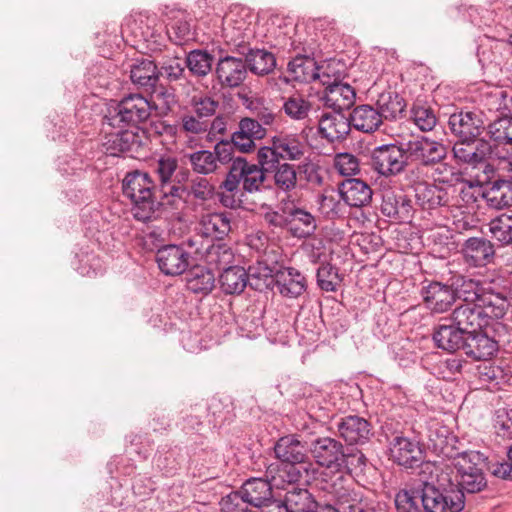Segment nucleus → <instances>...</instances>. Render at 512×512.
I'll list each match as a JSON object with an SVG mask.
<instances>
[{"mask_svg": "<svg viewBox=\"0 0 512 512\" xmlns=\"http://www.w3.org/2000/svg\"><path fill=\"white\" fill-rule=\"evenodd\" d=\"M274 454L279 462L271 463L266 469V477L272 479L277 489H286V484L302 481L305 467L309 463L308 446L297 434L280 437L274 444Z\"/></svg>", "mask_w": 512, "mask_h": 512, "instance_id": "f257e3e1", "label": "nucleus"}, {"mask_svg": "<svg viewBox=\"0 0 512 512\" xmlns=\"http://www.w3.org/2000/svg\"><path fill=\"white\" fill-rule=\"evenodd\" d=\"M123 194L131 200V212L141 222L158 219L163 211L164 202L156 196V186L146 172L128 173L122 184Z\"/></svg>", "mask_w": 512, "mask_h": 512, "instance_id": "f03ea898", "label": "nucleus"}, {"mask_svg": "<svg viewBox=\"0 0 512 512\" xmlns=\"http://www.w3.org/2000/svg\"><path fill=\"white\" fill-rule=\"evenodd\" d=\"M451 465L455 471L454 484L448 473L441 472L437 475V483L440 487H457V493L463 497L465 493L475 494L482 492L487 487V479L483 471L482 454L477 451H465L453 457Z\"/></svg>", "mask_w": 512, "mask_h": 512, "instance_id": "7ed1b4c3", "label": "nucleus"}, {"mask_svg": "<svg viewBox=\"0 0 512 512\" xmlns=\"http://www.w3.org/2000/svg\"><path fill=\"white\" fill-rule=\"evenodd\" d=\"M153 111H158L155 101L134 93L123 97L116 105L108 108L106 115L110 117L112 125L121 123L139 131V124L147 121Z\"/></svg>", "mask_w": 512, "mask_h": 512, "instance_id": "20e7f679", "label": "nucleus"}, {"mask_svg": "<svg viewBox=\"0 0 512 512\" xmlns=\"http://www.w3.org/2000/svg\"><path fill=\"white\" fill-rule=\"evenodd\" d=\"M417 203L423 209H435L441 206H460V199L464 203L475 200L470 188H444L438 184L420 183L415 189Z\"/></svg>", "mask_w": 512, "mask_h": 512, "instance_id": "39448f33", "label": "nucleus"}, {"mask_svg": "<svg viewBox=\"0 0 512 512\" xmlns=\"http://www.w3.org/2000/svg\"><path fill=\"white\" fill-rule=\"evenodd\" d=\"M308 151L307 142L297 134L280 133L272 138L271 146L261 147L257 152L258 161H298Z\"/></svg>", "mask_w": 512, "mask_h": 512, "instance_id": "423d86ee", "label": "nucleus"}, {"mask_svg": "<svg viewBox=\"0 0 512 512\" xmlns=\"http://www.w3.org/2000/svg\"><path fill=\"white\" fill-rule=\"evenodd\" d=\"M103 148L106 154L118 156L129 151H137L142 145L143 133L126 125H112L110 117L102 120Z\"/></svg>", "mask_w": 512, "mask_h": 512, "instance_id": "0eeeda50", "label": "nucleus"}, {"mask_svg": "<svg viewBox=\"0 0 512 512\" xmlns=\"http://www.w3.org/2000/svg\"><path fill=\"white\" fill-rule=\"evenodd\" d=\"M372 168L385 177L401 173L406 166L405 144H385L373 149L371 153Z\"/></svg>", "mask_w": 512, "mask_h": 512, "instance_id": "6e6552de", "label": "nucleus"}, {"mask_svg": "<svg viewBox=\"0 0 512 512\" xmlns=\"http://www.w3.org/2000/svg\"><path fill=\"white\" fill-rule=\"evenodd\" d=\"M406 159L423 166H432L447 156L446 146L426 136H418L405 143Z\"/></svg>", "mask_w": 512, "mask_h": 512, "instance_id": "1a4fd4ad", "label": "nucleus"}, {"mask_svg": "<svg viewBox=\"0 0 512 512\" xmlns=\"http://www.w3.org/2000/svg\"><path fill=\"white\" fill-rule=\"evenodd\" d=\"M448 127L456 140H472L486 129L484 114L478 109L460 110L450 115Z\"/></svg>", "mask_w": 512, "mask_h": 512, "instance_id": "9d476101", "label": "nucleus"}, {"mask_svg": "<svg viewBox=\"0 0 512 512\" xmlns=\"http://www.w3.org/2000/svg\"><path fill=\"white\" fill-rule=\"evenodd\" d=\"M309 451L319 466L337 472L344 469L346 459L344 446L340 441L331 437H320L311 442Z\"/></svg>", "mask_w": 512, "mask_h": 512, "instance_id": "9b49d317", "label": "nucleus"}, {"mask_svg": "<svg viewBox=\"0 0 512 512\" xmlns=\"http://www.w3.org/2000/svg\"><path fill=\"white\" fill-rule=\"evenodd\" d=\"M421 500L422 512H460L465 506L461 494H456L448 501L433 482L423 481L421 488L417 489Z\"/></svg>", "mask_w": 512, "mask_h": 512, "instance_id": "f8f14e48", "label": "nucleus"}, {"mask_svg": "<svg viewBox=\"0 0 512 512\" xmlns=\"http://www.w3.org/2000/svg\"><path fill=\"white\" fill-rule=\"evenodd\" d=\"M230 145L217 144L214 151L198 150L185 155L191 169L198 175H209L217 172L221 164L232 160Z\"/></svg>", "mask_w": 512, "mask_h": 512, "instance_id": "ddd939ff", "label": "nucleus"}, {"mask_svg": "<svg viewBox=\"0 0 512 512\" xmlns=\"http://www.w3.org/2000/svg\"><path fill=\"white\" fill-rule=\"evenodd\" d=\"M167 193L171 198L183 200L186 203L204 204L213 200L215 195V187L209 179L196 176L191 179L189 184L174 185Z\"/></svg>", "mask_w": 512, "mask_h": 512, "instance_id": "4468645a", "label": "nucleus"}, {"mask_svg": "<svg viewBox=\"0 0 512 512\" xmlns=\"http://www.w3.org/2000/svg\"><path fill=\"white\" fill-rule=\"evenodd\" d=\"M178 160L173 156H161L155 163L154 171L160 181V193L162 200L167 199V203L170 204L168 198L171 197L170 193H167L169 188L174 185H181L189 177V171L186 169H178Z\"/></svg>", "mask_w": 512, "mask_h": 512, "instance_id": "2eb2a0df", "label": "nucleus"}, {"mask_svg": "<svg viewBox=\"0 0 512 512\" xmlns=\"http://www.w3.org/2000/svg\"><path fill=\"white\" fill-rule=\"evenodd\" d=\"M336 427L339 436L348 445H363L373 435L371 423L358 415L340 417L336 421Z\"/></svg>", "mask_w": 512, "mask_h": 512, "instance_id": "dca6fc26", "label": "nucleus"}, {"mask_svg": "<svg viewBox=\"0 0 512 512\" xmlns=\"http://www.w3.org/2000/svg\"><path fill=\"white\" fill-rule=\"evenodd\" d=\"M452 151L458 161L475 167L488 159L492 154V146L487 140L478 137L472 140H456Z\"/></svg>", "mask_w": 512, "mask_h": 512, "instance_id": "f3484780", "label": "nucleus"}, {"mask_svg": "<svg viewBox=\"0 0 512 512\" xmlns=\"http://www.w3.org/2000/svg\"><path fill=\"white\" fill-rule=\"evenodd\" d=\"M189 253L181 245L169 244L157 250L156 261L162 273L177 276L189 266Z\"/></svg>", "mask_w": 512, "mask_h": 512, "instance_id": "a211bd4d", "label": "nucleus"}, {"mask_svg": "<svg viewBox=\"0 0 512 512\" xmlns=\"http://www.w3.org/2000/svg\"><path fill=\"white\" fill-rule=\"evenodd\" d=\"M464 262L470 267H484L495 258L494 244L484 237H470L461 246Z\"/></svg>", "mask_w": 512, "mask_h": 512, "instance_id": "6ab92c4d", "label": "nucleus"}, {"mask_svg": "<svg viewBox=\"0 0 512 512\" xmlns=\"http://www.w3.org/2000/svg\"><path fill=\"white\" fill-rule=\"evenodd\" d=\"M420 295L426 308L434 313L447 311L455 302L452 286L438 281L424 284Z\"/></svg>", "mask_w": 512, "mask_h": 512, "instance_id": "aec40b11", "label": "nucleus"}, {"mask_svg": "<svg viewBox=\"0 0 512 512\" xmlns=\"http://www.w3.org/2000/svg\"><path fill=\"white\" fill-rule=\"evenodd\" d=\"M499 169L506 170L510 173L512 179V161L503 158L499 162ZM484 198L490 208L496 210L510 209L512 210V182L496 181L491 188L484 193Z\"/></svg>", "mask_w": 512, "mask_h": 512, "instance_id": "412c9836", "label": "nucleus"}, {"mask_svg": "<svg viewBox=\"0 0 512 512\" xmlns=\"http://www.w3.org/2000/svg\"><path fill=\"white\" fill-rule=\"evenodd\" d=\"M216 76L222 86L236 88L247 77V64L242 58L225 56L217 63Z\"/></svg>", "mask_w": 512, "mask_h": 512, "instance_id": "4be33fe9", "label": "nucleus"}, {"mask_svg": "<svg viewBox=\"0 0 512 512\" xmlns=\"http://www.w3.org/2000/svg\"><path fill=\"white\" fill-rule=\"evenodd\" d=\"M279 209L284 214L289 215V231L294 237L307 238L315 232L316 221L311 213L301 208H296L292 203L284 199L281 200Z\"/></svg>", "mask_w": 512, "mask_h": 512, "instance_id": "5701e85b", "label": "nucleus"}, {"mask_svg": "<svg viewBox=\"0 0 512 512\" xmlns=\"http://www.w3.org/2000/svg\"><path fill=\"white\" fill-rule=\"evenodd\" d=\"M390 458L400 466L411 468L422 461V449L418 442L403 436H396L389 446Z\"/></svg>", "mask_w": 512, "mask_h": 512, "instance_id": "b1692460", "label": "nucleus"}, {"mask_svg": "<svg viewBox=\"0 0 512 512\" xmlns=\"http://www.w3.org/2000/svg\"><path fill=\"white\" fill-rule=\"evenodd\" d=\"M233 214L231 212H214L203 214L198 222L197 230L200 235L222 240L231 231Z\"/></svg>", "mask_w": 512, "mask_h": 512, "instance_id": "393cba45", "label": "nucleus"}, {"mask_svg": "<svg viewBox=\"0 0 512 512\" xmlns=\"http://www.w3.org/2000/svg\"><path fill=\"white\" fill-rule=\"evenodd\" d=\"M338 190L342 200L350 207L362 208L372 201L371 187L360 179H346L341 182Z\"/></svg>", "mask_w": 512, "mask_h": 512, "instance_id": "a878e982", "label": "nucleus"}, {"mask_svg": "<svg viewBox=\"0 0 512 512\" xmlns=\"http://www.w3.org/2000/svg\"><path fill=\"white\" fill-rule=\"evenodd\" d=\"M273 487L276 488L270 477H267V479L251 478L243 483L240 490L250 506L262 507L272 501Z\"/></svg>", "mask_w": 512, "mask_h": 512, "instance_id": "bb28decb", "label": "nucleus"}, {"mask_svg": "<svg viewBox=\"0 0 512 512\" xmlns=\"http://www.w3.org/2000/svg\"><path fill=\"white\" fill-rule=\"evenodd\" d=\"M351 129L349 117L338 111L325 113L319 120V133L330 142L344 139Z\"/></svg>", "mask_w": 512, "mask_h": 512, "instance_id": "cd10ccee", "label": "nucleus"}, {"mask_svg": "<svg viewBox=\"0 0 512 512\" xmlns=\"http://www.w3.org/2000/svg\"><path fill=\"white\" fill-rule=\"evenodd\" d=\"M463 350L468 357L487 361L497 352L498 344L487 334L478 330L466 336Z\"/></svg>", "mask_w": 512, "mask_h": 512, "instance_id": "c85d7f7f", "label": "nucleus"}, {"mask_svg": "<svg viewBox=\"0 0 512 512\" xmlns=\"http://www.w3.org/2000/svg\"><path fill=\"white\" fill-rule=\"evenodd\" d=\"M355 99V89L351 85L342 82H334L328 85L323 97L325 105L338 112L351 108Z\"/></svg>", "mask_w": 512, "mask_h": 512, "instance_id": "c756f323", "label": "nucleus"}, {"mask_svg": "<svg viewBox=\"0 0 512 512\" xmlns=\"http://www.w3.org/2000/svg\"><path fill=\"white\" fill-rule=\"evenodd\" d=\"M450 321L459 327L466 335L486 327L476 303L457 306L450 316Z\"/></svg>", "mask_w": 512, "mask_h": 512, "instance_id": "7c9ffc66", "label": "nucleus"}, {"mask_svg": "<svg viewBox=\"0 0 512 512\" xmlns=\"http://www.w3.org/2000/svg\"><path fill=\"white\" fill-rule=\"evenodd\" d=\"M476 304L486 327L491 325L493 321L502 319L508 309L506 298L500 293L492 291L482 292V296Z\"/></svg>", "mask_w": 512, "mask_h": 512, "instance_id": "2f4dec72", "label": "nucleus"}, {"mask_svg": "<svg viewBox=\"0 0 512 512\" xmlns=\"http://www.w3.org/2000/svg\"><path fill=\"white\" fill-rule=\"evenodd\" d=\"M268 173L273 174V181L276 188L282 192L289 193L297 187V170L294 165L280 161L268 163L258 161Z\"/></svg>", "mask_w": 512, "mask_h": 512, "instance_id": "473e14b6", "label": "nucleus"}, {"mask_svg": "<svg viewBox=\"0 0 512 512\" xmlns=\"http://www.w3.org/2000/svg\"><path fill=\"white\" fill-rule=\"evenodd\" d=\"M411 201L403 193L385 190L382 194L381 212L396 221H404L410 216Z\"/></svg>", "mask_w": 512, "mask_h": 512, "instance_id": "72a5a7b5", "label": "nucleus"}, {"mask_svg": "<svg viewBox=\"0 0 512 512\" xmlns=\"http://www.w3.org/2000/svg\"><path fill=\"white\" fill-rule=\"evenodd\" d=\"M351 127L364 133H373L379 129L383 119L379 111L369 104L356 106L349 115Z\"/></svg>", "mask_w": 512, "mask_h": 512, "instance_id": "f704fd0d", "label": "nucleus"}, {"mask_svg": "<svg viewBox=\"0 0 512 512\" xmlns=\"http://www.w3.org/2000/svg\"><path fill=\"white\" fill-rule=\"evenodd\" d=\"M253 276L254 274L251 268L247 272L243 267L228 266L224 268V271L220 274L219 283L224 293L239 294L248 283L253 286L252 282H250Z\"/></svg>", "mask_w": 512, "mask_h": 512, "instance_id": "c9c22d12", "label": "nucleus"}, {"mask_svg": "<svg viewBox=\"0 0 512 512\" xmlns=\"http://www.w3.org/2000/svg\"><path fill=\"white\" fill-rule=\"evenodd\" d=\"M466 334L453 322L440 324L433 333V340L438 348L448 352H455L463 349Z\"/></svg>", "mask_w": 512, "mask_h": 512, "instance_id": "e433bc0d", "label": "nucleus"}, {"mask_svg": "<svg viewBox=\"0 0 512 512\" xmlns=\"http://www.w3.org/2000/svg\"><path fill=\"white\" fill-rule=\"evenodd\" d=\"M275 279L278 291L285 297L296 298L306 289L305 278L294 268L278 271Z\"/></svg>", "mask_w": 512, "mask_h": 512, "instance_id": "4c0bfd02", "label": "nucleus"}, {"mask_svg": "<svg viewBox=\"0 0 512 512\" xmlns=\"http://www.w3.org/2000/svg\"><path fill=\"white\" fill-rule=\"evenodd\" d=\"M313 110V103L303 94L294 93L282 98L281 111L292 121H306Z\"/></svg>", "mask_w": 512, "mask_h": 512, "instance_id": "58836bf2", "label": "nucleus"}, {"mask_svg": "<svg viewBox=\"0 0 512 512\" xmlns=\"http://www.w3.org/2000/svg\"><path fill=\"white\" fill-rule=\"evenodd\" d=\"M295 484H286L291 486L287 490L284 501L282 504H276L273 509L276 512H298L308 507H312L315 502L311 500V494L306 489H300L294 486Z\"/></svg>", "mask_w": 512, "mask_h": 512, "instance_id": "ea45409f", "label": "nucleus"}, {"mask_svg": "<svg viewBox=\"0 0 512 512\" xmlns=\"http://www.w3.org/2000/svg\"><path fill=\"white\" fill-rule=\"evenodd\" d=\"M376 109L382 119H397L405 110L406 102L402 96L395 91H384L376 100Z\"/></svg>", "mask_w": 512, "mask_h": 512, "instance_id": "a19ab883", "label": "nucleus"}, {"mask_svg": "<svg viewBox=\"0 0 512 512\" xmlns=\"http://www.w3.org/2000/svg\"><path fill=\"white\" fill-rule=\"evenodd\" d=\"M159 78V71L156 64L149 59L137 60L131 66L130 79L140 87L152 88L155 87Z\"/></svg>", "mask_w": 512, "mask_h": 512, "instance_id": "79ce46f5", "label": "nucleus"}, {"mask_svg": "<svg viewBox=\"0 0 512 512\" xmlns=\"http://www.w3.org/2000/svg\"><path fill=\"white\" fill-rule=\"evenodd\" d=\"M215 284V276L212 271L201 265L192 267L186 275L187 288L193 293L208 294Z\"/></svg>", "mask_w": 512, "mask_h": 512, "instance_id": "37998d69", "label": "nucleus"}, {"mask_svg": "<svg viewBox=\"0 0 512 512\" xmlns=\"http://www.w3.org/2000/svg\"><path fill=\"white\" fill-rule=\"evenodd\" d=\"M451 286L453 288L454 300H463L464 304L478 302L482 292H485L478 281L463 276L455 277Z\"/></svg>", "mask_w": 512, "mask_h": 512, "instance_id": "c03bdc74", "label": "nucleus"}, {"mask_svg": "<svg viewBox=\"0 0 512 512\" xmlns=\"http://www.w3.org/2000/svg\"><path fill=\"white\" fill-rule=\"evenodd\" d=\"M243 166V191L250 194L264 191L266 188L265 182L267 170L260 164L257 165L249 163L245 158H243Z\"/></svg>", "mask_w": 512, "mask_h": 512, "instance_id": "a18cd8bd", "label": "nucleus"}, {"mask_svg": "<svg viewBox=\"0 0 512 512\" xmlns=\"http://www.w3.org/2000/svg\"><path fill=\"white\" fill-rule=\"evenodd\" d=\"M288 71L300 82H312L320 77L319 68L313 58L297 56L288 63Z\"/></svg>", "mask_w": 512, "mask_h": 512, "instance_id": "49530a36", "label": "nucleus"}, {"mask_svg": "<svg viewBox=\"0 0 512 512\" xmlns=\"http://www.w3.org/2000/svg\"><path fill=\"white\" fill-rule=\"evenodd\" d=\"M247 64V69L257 75H265L270 73L275 65L276 60L272 53L265 50H252L244 60Z\"/></svg>", "mask_w": 512, "mask_h": 512, "instance_id": "de8ad7c7", "label": "nucleus"}, {"mask_svg": "<svg viewBox=\"0 0 512 512\" xmlns=\"http://www.w3.org/2000/svg\"><path fill=\"white\" fill-rule=\"evenodd\" d=\"M239 98L242 100V104L252 112L254 119L258 120L263 127L272 126L275 123L276 114L264 106L261 99L246 94H239Z\"/></svg>", "mask_w": 512, "mask_h": 512, "instance_id": "09e8293b", "label": "nucleus"}, {"mask_svg": "<svg viewBox=\"0 0 512 512\" xmlns=\"http://www.w3.org/2000/svg\"><path fill=\"white\" fill-rule=\"evenodd\" d=\"M492 238L501 245L512 244V214L503 213L488 224Z\"/></svg>", "mask_w": 512, "mask_h": 512, "instance_id": "8fccbe9b", "label": "nucleus"}, {"mask_svg": "<svg viewBox=\"0 0 512 512\" xmlns=\"http://www.w3.org/2000/svg\"><path fill=\"white\" fill-rule=\"evenodd\" d=\"M490 138L498 144H512V116H502L486 126Z\"/></svg>", "mask_w": 512, "mask_h": 512, "instance_id": "3c124183", "label": "nucleus"}, {"mask_svg": "<svg viewBox=\"0 0 512 512\" xmlns=\"http://www.w3.org/2000/svg\"><path fill=\"white\" fill-rule=\"evenodd\" d=\"M411 119L422 132L432 131L437 124V117L434 110L421 103H415L411 108Z\"/></svg>", "mask_w": 512, "mask_h": 512, "instance_id": "603ef678", "label": "nucleus"}, {"mask_svg": "<svg viewBox=\"0 0 512 512\" xmlns=\"http://www.w3.org/2000/svg\"><path fill=\"white\" fill-rule=\"evenodd\" d=\"M185 60V65L196 76H206L212 68L213 57L201 50L191 51Z\"/></svg>", "mask_w": 512, "mask_h": 512, "instance_id": "864d4df0", "label": "nucleus"}, {"mask_svg": "<svg viewBox=\"0 0 512 512\" xmlns=\"http://www.w3.org/2000/svg\"><path fill=\"white\" fill-rule=\"evenodd\" d=\"M432 173L434 184H444V188H458L457 184L461 182L462 175L458 169L450 164L440 161Z\"/></svg>", "mask_w": 512, "mask_h": 512, "instance_id": "5fc2aeb1", "label": "nucleus"}, {"mask_svg": "<svg viewBox=\"0 0 512 512\" xmlns=\"http://www.w3.org/2000/svg\"><path fill=\"white\" fill-rule=\"evenodd\" d=\"M210 122L193 112H185L179 119V130L187 135H201L209 130Z\"/></svg>", "mask_w": 512, "mask_h": 512, "instance_id": "6e6d98bb", "label": "nucleus"}, {"mask_svg": "<svg viewBox=\"0 0 512 512\" xmlns=\"http://www.w3.org/2000/svg\"><path fill=\"white\" fill-rule=\"evenodd\" d=\"M340 512H364L362 495L360 492L344 488L336 494Z\"/></svg>", "mask_w": 512, "mask_h": 512, "instance_id": "4d7b16f0", "label": "nucleus"}, {"mask_svg": "<svg viewBox=\"0 0 512 512\" xmlns=\"http://www.w3.org/2000/svg\"><path fill=\"white\" fill-rule=\"evenodd\" d=\"M234 260V253L225 244L211 245L206 252V262L218 269L227 268Z\"/></svg>", "mask_w": 512, "mask_h": 512, "instance_id": "13d9d810", "label": "nucleus"}, {"mask_svg": "<svg viewBox=\"0 0 512 512\" xmlns=\"http://www.w3.org/2000/svg\"><path fill=\"white\" fill-rule=\"evenodd\" d=\"M167 33L171 40L176 44H182L189 39L191 34V25L187 16L183 12H179L168 24Z\"/></svg>", "mask_w": 512, "mask_h": 512, "instance_id": "bf43d9fd", "label": "nucleus"}, {"mask_svg": "<svg viewBox=\"0 0 512 512\" xmlns=\"http://www.w3.org/2000/svg\"><path fill=\"white\" fill-rule=\"evenodd\" d=\"M190 105L193 113L208 120L216 113L219 101L209 95H194L190 100Z\"/></svg>", "mask_w": 512, "mask_h": 512, "instance_id": "052dcab7", "label": "nucleus"}, {"mask_svg": "<svg viewBox=\"0 0 512 512\" xmlns=\"http://www.w3.org/2000/svg\"><path fill=\"white\" fill-rule=\"evenodd\" d=\"M231 165L225 180L222 182V188H224L227 192H235L237 191L240 183H242L243 179V157H236L230 160Z\"/></svg>", "mask_w": 512, "mask_h": 512, "instance_id": "680f3d73", "label": "nucleus"}, {"mask_svg": "<svg viewBox=\"0 0 512 512\" xmlns=\"http://www.w3.org/2000/svg\"><path fill=\"white\" fill-rule=\"evenodd\" d=\"M493 426L497 436L503 439H512V410L506 408L496 410Z\"/></svg>", "mask_w": 512, "mask_h": 512, "instance_id": "e2e57ef3", "label": "nucleus"}, {"mask_svg": "<svg viewBox=\"0 0 512 512\" xmlns=\"http://www.w3.org/2000/svg\"><path fill=\"white\" fill-rule=\"evenodd\" d=\"M337 270L329 264L321 265L317 270V283L319 287L327 292H334L339 284Z\"/></svg>", "mask_w": 512, "mask_h": 512, "instance_id": "0e129e2a", "label": "nucleus"}, {"mask_svg": "<svg viewBox=\"0 0 512 512\" xmlns=\"http://www.w3.org/2000/svg\"><path fill=\"white\" fill-rule=\"evenodd\" d=\"M420 497L415 491L401 490L395 496V507L397 512H422L418 504Z\"/></svg>", "mask_w": 512, "mask_h": 512, "instance_id": "69168bd1", "label": "nucleus"}, {"mask_svg": "<svg viewBox=\"0 0 512 512\" xmlns=\"http://www.w3.org/2000/svg\"><path fill=\"white\" fill-rule=\"evenodd\" d=\"M334 167L342 176H353L359 173L358 158L350 153H338L334 158Z\"/></svg>", "mask_w": 512, "mask_h": 512, "instance_id": "338daca9", "label": "nucleus"}, {"mask_svg": "<svg viewBox=\"0 0 512 512\" xmlns=\"http://www.w3.org/2000/svg\"><path fill=\"white\" fill-rule=\"evenodd\" d=\"M249 506L241 490L231 492L220 501L222 512H247Z\"/></svg>", "mask_w": 512, "mask_h": 512, "instance_id": "774afa93", "label": "nucleus"}]
</instances>
